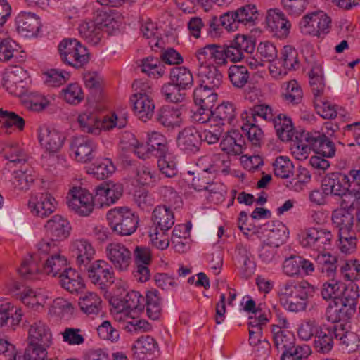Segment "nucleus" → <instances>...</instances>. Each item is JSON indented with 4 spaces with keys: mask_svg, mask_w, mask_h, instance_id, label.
<instances>
[{
    "mask_svg": "<svg viewBox=\"0 0 360 360\" xmlns=\"http://www.w3.org/2000/svg\"><path fill=\"white\" fill-rule=\"evenodd\" d=\"M327 131L307 132L301 131L296 134L294 143L291 145L292 153L299 160L306 159L310 150H313L316 154L323 157L332 158L335 154V147L330 137L333 136L335 129L332 125L326 127Z\"/></svg>",
    "mask_w": 360,
    "mask_h": 360,
    "instance_id": "f257e3e1",
    "label": "nucleus"
},
{
    "mask_svg": "<svg viewBox=\"0 0 360 360\" xmlns=\"http://www.w3.org/2000/svg\"><path fill=\"white\" fill-rule=\"evenodd\" d=\"M58 50L61 61L76 69L83 68L89 61L87 49L76 39H64Z\"/></svg>",
    "mask_w": 360,
    "mask_h": 360,
    "instance_id": "f03ea898",
    "label": "nucleus"
},
{
    "mask_svg": "<svg viewBox=\"0 0 360 360\" xmlns=\"http://www.w3.org/2000/svg\"><path fill=\"white\" fill-rule=\"evenodd\" d=\"M107 219L114 232L120 236H130L138 227L139 217L124 207L111 209L107 213Z\"/></svg>",
    "mask_w": 360,
    "mask_h": 360,
    "instance_id": "7ed1b4c3",
    "label": "nucleus"
},
{
    "mask_svg": "<svg viewBox=\"0 0 360 360\" xmlns=\"http://www.w3.org/2000/svg\"><path fill=\"white\" fill-rule=\"evenodd\" d=\"M38 250L41 254L50 255L43 265L44 272L53 277H59V274L67 266V259L59 254L56 244L41 240L38 245Z\"/></svg>",
    "mask_w": 360,
    "mask_h": 360,
    "instance_id": "20e7f679",
    "label": "nucleus"
},
{
    "mask_svg": "<svg viewBox=\"0 0 360 360\" xmlns=\"http://www.w3.org/2000/svg\"><path fill=\"white\" fill-rule=\"evenodd\" d=\"M331 20L322 11H314L303 16L299 22L301 32L318 37L328 32Z\"/></svg>",
    "mask_w": 360,
    "mask_h": 360,
    "instance_id": "39448f33",
    "label": "nucleus"
},
{
    "mask_svg": "<svg viewBox=\"0 0 360 360\" xmlns=\"http://www.w3.org/2000/svg\"><path fill=\"white\" fill-rule=\"evenodd\" d=\"M96 150L97 144L89 136H76L70 141V153L78 162H91L96 157Z\"/></svg>",
    "mask_w": 360,
    "mask_h": 360,
    "instance_id": "423d86ee",
    "label": "nucleus"
},
{
    "mask_svg": "<svg viewBox=\"0 0 360 360\" xmlns=\"http://www.w3.org/2000/svg\"><path fill=\"white\" fill-rule=\"evenodd\" d=\"M68 207L81 216H89L93 211L97 200L86 189L73 188L67 197Z\"/></svg>",
    "mask_w": 360,
    "mask_h": 360,
    "instance_id": "0eeeda50",
    "label": "nucleus"
},
{
    "mask_svg": "<svg viewBox=\"0 0 360 360\" xmlns=\"http://www.w3.org/2000/svg\"><path fill=\"white\" fill-rule=\"evenodd\" d=\"M80 271L86 272L91 281L99 285L102 290L108 288V283L114 282V272L112 267L105 260H96L86 265V269Z\"/></svg>",
    "mask_w": 360,
    "mask_h": 360,
    "instance_id": "6e6552de",
    "label": "nucleus"
},
{
    "mask_svg": "<svg viewBox=\"0 0 360 360\" xmlns=\"http://www.w3.org/2000/svg\"><path fill=\"white\" fill-rule=\"evenodd\" d=\"M117 116L112 115L110 117L105 118L101 122L96 113L85 112L79 115L78 123L82 131L98 135L101 129L110 130L117 126Z\"/></svg>",
    "mask_w": 360,
    "mask_h": 360,
    "instance_id": "1a4fd4ad",
    "label": "nucleus"
},
{
    "mask_svg": "<svg viewBox=\"0 0 360 360\" xmlns=\"http://www.w3.org/2000/svg\"><path fill=\"white\" fill-rule=\"evenodd\" d=\"M321 186L326 195H331L342 198L347 194L351 183L347 174L336 172L326 174L322 180Z\"/></svg>",
    "mask_w": 360,
    "mask_h": 360,
    "instance_id": "9d476101",
    "label": "nucleus"
},
{
    "mask_svg": "<svg viewBox=\"0 0 360 360\" xmlns=\"http://www.w3.org/2000/svg\"><path fill=\"white\" fill-rule=\"evenodd\" d=\"M265 21L271 32L277 38L286 39L289 36L292 24L281 9L268 10Z\"/></svg>",
    "mask_w": 360,
    "mask_h": 360,
    "instance_id": "9b49d317",
    "label": "nucleus"
},
{
    "mask_svg": "<svg viewBox=\"0 0 360 360\" xmlns=\"http://www.w3.org/2000/svg\"><path fill=\"white\" fill-rule=\"evenodd\" d=\"M56 206V199L47 192L36 193L28 202V207L31 213L40 218H46L53 213Z\"/></svg>",
    "mask_w": 360,
    "mask_h": 360,
    "instance_id": "f8f14e48",
    "label": "nucleus"
},
{
    "mask_svg": "<svg viewBox=\"0 0 360 360\" xmlns=\"http://www.w3.org/2000/svg\"><path fill=\"white\" fill-rule=\"evenodd\" d=\"M339 325L319 326L314 340V346L318 352L326 354L332 350L335 342H338Z\"/></svg>",
    "mask_w": 360,
    "mask_h": 360,
    "instance_id": "ddd939ff",
    "label": "nucleus"
},
{
    "mask_svg": "<svg viewBox=\"0 0 360 360\" xmlns=\"http://www.w3.org/2000/svg\"><path fill=\"white\" fill-rule=\"evenodd\" d=\"M105 252L108 259L117 270H128L131 262V252L125 245L120 243H111L107 245Z\"/></svg>",
    "mask_w": 360,
    "mask_h": 360,
    "instance_id": "4468645a",
    "label": "nucleus"
},
{
    "mask_svg": "<svg viewBox=\"0 0 360 360\" xmlns=\"http://www.w3.org/2000/svg\"><path fill=\"white\" fill-rule=\"evenodd\" d=\"M38 138L41 146L53 154L60 150L65 140V136L62 132L46 127L38 129Z\"/></svg>",
    "mask_w": 360,
    "mask_h": 360,
    "instance_id": "2eb2a0df",
    "label": "nucleus"
},
{
    "mask_svg": "<svg viewBox=\"0 0 360 360\" xmlns=\"http://www.w3.org/2000/svg\"><path fill=\"white\" fill-rule=\"evenodd\" d=\"M94 191L95 200H97L100 207H103L115 203L122 195L123 188L119 184L103 182L97 186Z\"/></svg>",
    "mask_w": 360,
    "mask_h": 360,
    "instance_id": "dca6fc26",
    "label": "nucleus"
},
{
    "mask_svg": "<svg viewBox=\"0 0 360 360\" xmlns=\"http://www.w3.org/2000/svg\"><path fill=\"white\" fill-rule=\"evenodd\" d=\"M27 340L28 343L49 348L52 344V333L44 321L35 320L30 325Z\"/></svg>",
    "mask_w": 360,
    "mask_h": 360,
    "instance_id": "f3484780",
    "label": "nucleus"
},
{
    "mask_svg": "<svg viewBox=\"0 0 360 360\" xmlns=\"http://www.w3.org/2000/svg\"><path fill=\"white\" fill-rule=\"evenodd\" d=\"M200 131L193 127L184 128L177 136L179 148L188 153H195L201 145Z\"/></svg>",
    "mask_w": 360,
    "mask_h": 360,
    "instance_id": "a211bd4d",
    "label": "nucleus"
},
{
    "mask_svg": "<svg viewBox=\"0 0 360 360\" xmlns=\"http://www.w3.org/2000/svg\"><path fill=\"white\" fill-rule=\"evenodd\" d=\"M44 227L46 234L51 239V242L53 243L67 238L71 229L70 223L62 216L58 214L47 221Z\"/></svg>",
    "mask_w": 360,
    "mask_h": 360,
    "instance_id": "6ab92c4d",
    "label": "nucleus"
},
{
    "mask_svg": "<svg viewBox=\"0 0 360 360\" xmlns=\"http://www.w3.org/2000/svg\"><path fill=\"white\" fill-rule=\"evenodd\" d=\"M70 248L79 270L86 269V265L89 264L95 254L91 244L86 240L79 239L72 243Z\"/></svg>",
    "mask_w": 360,
    "mask_h": 360,
    "instance_id": "aec40b11",
    "label": "nucleus"
},
{
    "mask_svg": "<svg viewBox=\"0 0 360 360\" xmlns=\"http://www.w3.org/2000/svg\"><path fill=\"white\" fill-rule=\"evenodd\" d=\"M17 30L25 37L35 36L41 27L39 18L31 12H20L15 18Z\"/></svg>",
    "mask_w": 360,
    "mask_h": 360,
    "instance_id": "412c9836",
    "label": "nucleus"
},
{
    "mask_svg": "<svg viewBox=\"0 0 360 360\" xmlns=\"http://www.w3.org/2000/svg\"><path fill=\"white\" fill-rule=\"evenodd\" d=\"M245 140L243 134L238 130L228 131L220 143L222 151L228 155H239L245 148Z\"/></svg>",
    "mask_w": 360,
    "mask_h": 360,
    "instance_id": "4be33fe9",
    "label": "nucleus"
},
{
    "mask_svg": "<svg viewBox=\"0 0 360 360\" xmlns=\"http://www.w3.org/2000/svg\"><path fill=\"white\" fill-rule=\"evenodd\" d=\"M199 84L210 89H219L223 83V75L214 65H200L198 70Z\"/></svg>",
    "mask_w": 360,
    "mask_h": 360,
    "instance_id": "5701e85b",
    "label": "nucleus"
},
{
    "mask_svg": "<svg viewBox=\"0 0 360 360\" xmlns=\"http://www.w3.org/2000/svg\"><path fill=\"white\" fill-rule=\"evenodd\" d=\"M273 121L274 128L278 137L282 141H292L294 143L296 134L300 131H295L292 120L284 114H278L274 117Z\"/></svg>",
    "mask_w": 360,
    "mask_h": 360,
    "instance_id": "b1692460",
    "label": "nucleus"
},
{
    "mask_svg": "<svg viewBox=\"0 0 360 360\" xmlns=\"http://www.w3.org/2000/svg\"><path fill=\"white\" fill-rule=\"evenodd\" d=\"M356 310L347 304L340 301L333 302L326 309L327 319L331 322L330 324H342L341 321H348L355 313Z\"/></svg>",
    "mask_w": 360,
    "mask_h": 360,
    "instance_id": "393cba45",
    "label": "nucleus"
},
{
    "mask_svg": "<svg viewBox=\"0 0 360 360\" xmlns=\"http://www.w3.org/2000/svg\"><path fill=\"white\" fill-rule=\"evenodd\" d=\"M0 154L14 165L24 164L27 161V154L15 142L1 141Z\"/></svg>",
    "mask_w": 360,
    "mask_h": 360,
    "instance_id": "a878e982",
    "label": "nucleus"
},
{
    "mask_svg": "<svg viewBox=\"0 0 360 360\" xmlns=\"http://www.w3.org/2000/svg\"><path fill=\"white\" fill-rule=\"evenodd\" d=\"M152 220L155 226L154 229L169 231L174 224V213L167 205H158L153 212Z\"/></svg>",
    "mask_w": 360,
    "mask_h": 360,
    "instance_id": "bb28decb",
    "label": "nucleus"
},
{
    "mask_svg": "<svg viewBox=\"0 0 360 360\" xmlns=\"http://www.w3.org/2000/svg\"><path fill=\"white\" fill-rule=\"evenodd\" d=\"M310 285L307 281L295 283L293 281H288L283 284L279 289L278 295L281 302L283 304L288 299H290L294 296L300 298L305 297L307 288H310Z\"/></svg>",
    "mask_w": 360,
    "mask_h": 360,
    "instance_id": "cd10ccee",
    "label": "nucleus"
},
{
    "mask_svg": "<svg viewBox=\"0 0 360 360\" xmlns=\"http://www.w3.org/2000/svg\"><path fill=\"white\" fill-rule=\"evenodd\" d=\"M212 112L213 125L220 127L226 124H231L236 115V108L231 102H223Z\"/></svg>",
    "mask_w": 360,
    "mask_h": 360,
    "instance_id": "c85d7f7f",
    "label": "nucleus"
},
{
    "mask_svg": "<svg viewBox=\"0 0 360 360\" xmlns=\"http://www.w3.org/2000/svg\"><path fill=\"white\" fill-rule=\"evenodd\" d=\"M158 348L155 339L149 335L138 338L131 347L132 356L136 360H145L147 354H153Z\"/></svg>",
    "mask_w": 360,
    "mask_h": 360,
    "instance_id": "c756f323",
    "label": "nucleus"
},
{
    "mask_svg": "<svg viewBox=\"0 0 360 360\" xmlns=\"http://www.w3.org/2000/svg\"><path fill=\"white\" fill-rule=\"evenodd\" d=\"M332 221L338 229V233L347 234L352 232L354 215L345 208L335 210L332 213Z\"/></svg>",
    "mask_w": 360,
    "mask_h": 360,
    "instance_id": "7c9ffc66",
    "label": "nucleus"
},
{
    "mask_svg": "<svg viewBox=\"0 0 360 360\" xmlns=\"http://www.w3.org/2000/svg\"><path fill=\"white\" fill-rule=\"evenodd\" d=\"M272 338L275 347L285 352L295 344L294 334L290 330L278 326H271Z\"/></svg>",
    "mask_w": 360,
    "mask_h": 360,
    "instance_id": "2f4dec72",
    "label": "nucleus"
},
{
    "mask_svg": "<svg viewBox=\"0 0 360 360\" xmlns=\"http://www.w3.org/2000/svg\"><path fill=\"white\" fill-rule=\"evenodd\" d=\"M133 103V110L138 117L146 122L150 120L154 114L155 104L152 98L139 96V98H131Z\"/></svg>",
    "mask_w": 360,
    "mask_h": 360,
    "instance_id": "473e14b6",
    "label": "nucleus"
},
{
    "mask_svg": "<svg viewBox=\"0 0 360 360\" xmlns=\"http://www.w3.org/2000/svg\"><path fill=\"white\" fill-rule=\"evenodd\" d=\"M243 119H245L246 121L241 127L242 131L247 136L252 146L260 147L263 142L264 133L257 124V120L254 117H243Z\"/></svg>",
    "mask_w": 360,
    "mask_h": 360,
    "instance_id": "72a5a7b5",
    "label": "nucleus"
},
{
    "mask_svg": "<svg viewBox=\"0 0 360 360\" xmlns=\"http://www.w3.org/2000/svg\"><path fill=\"white\" fill-rule=\"evenodd\" d=\"M79 306L85 314L97 315L102 309V300L96 293L89 292L79 297Z\"/></svg>",
    "mask_w": 360,
    "mask_h": 360,
    "instance_id": "f704fd0d",
    "label": "nucleus"
},
{
    "mask_svg": "<svg viewBox=\"0 0 360 360\" xmlns=\"http://www.w3.org/2000/svg\"><path fill=\"white\" fill-rule=\"evenodd\" d=\"M180 116L181 112L179 109L163 106L158 111L155 119L165 127L174 128L180 126Z\"/></svg>",
    "mask_w": 360,
    "mask_h": 360,
    "instance_id": "c9c22d12",
    "label": "nucleus"
},
{
    "mask_svg": "<svg viewBox=\"0 0 360 360\" xmlns=\"http://www.w3.org/2000/svg\"><path fill=\"white\" fill-rule=\"evenodd\" d=\"M59 278L62 287L72 293L84 288L79 274L72 268L66 266L59 274Z\"/></svg>",
    "mask_w": 360,
    "mask_h": 360,
    "instance_id": "e433bc0d",
    "label": "nucleus"
},
{
    "mask_svg": "<svg viewBox=\"0 0 360 360\" xmlns=\"http://www.w3.org/2000/svg\"><path fill=\"white\" fill-rule=\"evenodd\" d=\"M170 80L180 89L187 90L193 85V77L191 71L184 66L174 67L171 68L169 73Z\"/></svg>",
    "mask_w": 360,
    "mask_h": 360,
    "instance_id": "4c0bfd02",
    "label": "nucleus"
},
{
    "mask_svg": "<svg viewBox=\"0 0 360 360\" xmlns=\"http://www.w3.org/2000/svg\"><path fill=\"white\" fill-rule=\"evenodd\" d=\"M218 95L215 89L202 86L199 84L193 91V100L196 105L205 108H213L217 100Z\"/></svg>",
    "mask_w": 360,
    "mask_h": 360,
    "instance_id": "58836bf2",
    "label": "nucleus"
},
{
    "mask_svg": "<svg viewBox=\"0 0 360 360\" xmlns=\"http://www.w3.org/2000/svg\"><path fill=\"white\" fill-rule=\"evenodd\" d=\"M337 342L342 345L347 352L350 353L358 349L360 339L356 333L346 330L345 325L340 324Z\"/></svg>",
    "mask_w": 360,
    "mask_h": 360,
    "instance_id": "ea45409f",
    "label": "nucleus"
},
{
    "mask_svg": "<svg viewBox=\"0 0 360 360\" xmlns=\"http://www.w3.org/2000/svg\"><path fill=\"white\" fill-rule=\"evenodd\" d=\"M228 77L235 88L243 89L250 80V72L245 65H232L229 68Z\"/></svg>",
    "mask_w": 360,
    "mask_h": 360,
    "instance_id": "a19ab883",
    "label": "nucleus"
},
{
    "mask_svg": "<svg viewBox=\"0 0 360 360\" xmlns=\"http://www.w3.org/2000/svg\"><path fill=\"white\" fill-rule=\"evenodd\" d=\"M235 12L241 26H254L259 15L256 6L252 4L242 6L236 9Z\"/></svg>",
    "mask_w": 360,
    "mask_h": 360,
    "instance_id": "79ce46f5",
    "label": "nucleus"
},
{
    "mask_svg": "<svg viewBox=\"0 0 360 360\" xmlns=\"http://www.w3.org/2000/svg\"><path fill=\"white\" fill-rule=\"evenodd\" d=\"M79 32L88 43L94 45L98 44L102 37V30L95 20L82 23L79 27Z\"/></svg>",
    "mask_w": 360,
    "mask_h": 360,
    "instance_id": "37998d69",
    "label": "nucleus"
},
{
    "mask_svg": "<svg viewBox=\"0 0 360 360\" xmlns=\"http://www.w3.org/2000/svg\"><path fill=\"white\" fill-rule=\"evenodd\" d=\"M115 170V167L109 158L98 160L89 169V173L98 179L109 177Z\"/></svg>",
    "mask_w": 360,
    "mask_h": 360,
    "instance_id": "c03bdc74",
    "label": "nucleus"
},
{
    "mask_svg": "<svg viewBox=\"0 0 360 360\" xmlns=\"http://www.w3.org/2000/svg\"><path fill=\"white\" fill-rule=\"evenodd\" d=\"M144 298V304L146 306L148 317L153 320H157L161 312V302L158 291L157 290L148 291Z\"/></svg>",
    "mask_w": 360,
    "mask_h": 360,
    "instance_id": "a18cd8bd",
    "label": "nucleus"
},
{
    "mask_svg": "<svg viewBox=\"0 0 360 360\" xmlns=\"http://www.w3.org/2000/svg\"><path fill=\"white\" fill-rule=\"evenodd\" d=\"M359 297V286L356 283L353 282H350L349 284L343 283L340 302L347 304V307L356 310Z\"/></svg>",
    "mask_w": 360,
    "mask_h": 360,
    "instance_id": "49530a36",
    "label": "nucleus"
},
{
    "mask_svg": "<svg viewBox=\"0 0 360 360\" xmlns=\"http://www.w3.org/2000/svg\"><path fill=\"white\" fill-rule=\"evenodd\" d=\"M343 282L331 279L323 284L321 294L325 300H332L333 302L339 301L342 289L343 288Z\"/></svg>",
    "mask_w": 360,
    "mask_h": 360,
    "instance_id": "de8ad7c7",
    "label": "nucleus"
},
{
    "mask_svg": "<svg viewBox=\"0 0 360 360\" xmlns=\"http://www.w3.org/2000/svg\"><path fill=\"white\" fill-rule=\"evenodd\" d=\"M184 89L176 85L170 80L162 85L161 88V94L164 98L170 103H178L182 102L185 99L186 94Z\"/></svg>",
    "mask_w": 360,
    "mask_h": 360,
    "instance_id": "09e8293b",
    "label": "nucleus"
},
{
    "mask_svg": "<svg viewBox=\"0 0 360 360\" xmlns=\"http://www.w3.org/2000/svg\"><path fill=\"white\" fill-rule=\"evenodd\" d=\"M302 97V90L296 80L292 79L286 83L285 91L282 94V98L287 103L297 105L301 103Z\"/></svg>",
    "mask_w": 360,
    "mask_h": 360,
    "instance_id": "8fccbe9b",
    "label": "nucleus"
},
{
    "mask_svg": "<svg viewBox=\"0 0 360 360\" xmlns=\"http://www.w3.org/2000/svg\"><path fill=\"white\" fill-rule=\"evenodd\" d=\"M148 144L153 152V156L158 158L169 152L167 141L162 134L153 132L149 136Z\"/></svg>",
    "mask_w": 360,
    "mask_h": 360,
    "instance_id": "3c124183",
    "label": "nucleus"
},
{
    "mask_svg": "<svg viewBox=\"0 0 360 360\" xmlns=\"http://www.w3.org/2000/svg\"><path fill=\"white\" fill-rule=\"evenodd\" d=\"M141 71L148 75V77L159 78L165 73V68L162 65L158 58H146L142 60Z\"/></svg>",
    "mask_w": 360,
    "mask_h": 360,
    "instance_id": "603ef678",
    "label": "nucleus"
},
{
    "mask_svg": "<svg viewBox=\"0 0 360 360\" xmlns=\"http://www.w3.org/2000/svg\"><path fill=\"white\" fill-rule=\"evenodd\" d=\"M123 308L134 311H141L144 309L145 298L137 291L128 292L122 300Z\"/></svg>",
    "mask_w": 360,
    "mask_h": 360,
    "instance_id": "864d4df0",
    "label": "nucleus"
},
{
    "mask_svg": "<svg viewBox=\"0 0 360 360\" xmlns=\"http://www.w3.org/2000/svg\"><path fill=\"white\" fill-rule=\"evenodd\" d=\"M158 165L160 172L168 178H172L177 174L176 163L173 155L168 152L158 157Z\"/></svg>",
    "mask_w": 360,
    "mask_h": 360,
    "instance_id": "5fc2aeb1",
    "label": "nucleus"
},
{
    "mask_svg": "<svg viewBox=\"0 0 360 360\" xmlns=\"http://www.w3.org/2000/svg\"><path fill=\"white\" fill-rule=\"evenodd\" d=\"M282 65L288 70H297L300 65L298 62V53L297 50L291 46H285L281 53Z\"/></svg>",
    "mask_w": 360,
    "mask_h": 360,
    "instance_id": "6e6d98bb",
    "label": "nucleus"
},
{
    "mask_svg": "<svg viewBox=\"0 0 360 360\" xmlns=\"http://www.w3.org/2000/svg\"><path fill=\"white\" fill-rule=\"evenodd\" d=\"M0 122H2L4 127L9 128L14 126L20 130H22L25 124L22 117L14 112L4 110L2 108H0Z\"/></svg>",
    "mask_w": 360,
    "mask_h": 360,
    "instance_id": "4d7b16f0",
    "label": "nucleus"
},
{
    "mask_svg": "<svg viewBox=\"0 0 360 360\" xmlns=\"http://www.w3.org/2000/svg\"><path fill=\"white\" fill-rule=\"evenodd\" d=\"M44 75L46 84L51 86H58L63 84L70 77V72L59 69L49 70Z\"/></svg>",
    "mask_w": 360,
    "mask_h": 360,
    "instance_id": "13d9d810",
    "label": "nucleus"
},
{
    "mask_svg": "<svg viewBox=\"0 0 360 360\" xmlns=\"http://www.w3.org/2000/svg\"><path fill=\"white\" fill-rule=\"evenodd\" d=\"M309 0H281V5L290 16L298 17L304 12Z\"/></svg>",
    "mask_w": 360,
    "mask_h": 360,
    "instance_id": "bf43d9fd",
    "label": "nucleus"
},
{
    "mask_svg": "<svg viewBox=\"0 0 360 360\" xmlns=\"http://www.w3.org/2000/svg\"><path fill=\"white\" fill-rule=\"evenodd\" d=\"M47 348L28 343L23 355L18 356V360H44L47 356Z\"/></svg>",
    "mask_w": 360,
    "mask_h": 360,
    "instance_id": "052dcab7",
    "label": "nucleus"
},
{
    "mask_svg": "<svg viewBox=\"0 0 360 360\" xmlns=\"http://www.w3.org/2000/svg\"><path fill=\"white\" fill-rule=\"evenodd\" d=\"M65 101L70 104L77 105L84 99V94L77 83H71L62 90Z\"/></svg>",
    "mask_w": 360,
    "mask_h": 360,
    "instance_id": "680f3d73",
    "label": "nucleus"
},
{
    "mask_svg": "<svg viewBox=\"0 0 360 360\" xmlns=\"http://www.w3.org/2000/svg\"><path fill=\"white\" fill-rule=\"evenodd\" d=\"M293 169L292 162L286 157H278L274 163V174L281 179H287Z\"/></svg>",
    "mask_w": 360,
    "mask_h": 360,
    "instance_id": "e2e57ef3",
    "label": "nucleus"
},
{
    "mask_svg": "<svg viewBox=\"0 0 360 360\" xmlns=\"http://www.w3.org/2000/svg\"><path fill=\"white\" fill-rule=\"evenodd\" d=\"M310 354V348L307 345L293 346L290 349L283 352L281 360H307Z\"/></svg>",
    "mask_w": 360,
    "mask_h": 360,
    "instance_id": "0e129e2a",
    "label": "nucleus"
},
{
    "mask_svg": "<svg viewBox=\"0 0 360 360\" xmlns=\"http://www.w3.org/2000/svg\"><path fill=\"white\" fill-rule=\"evenodd\" d=\"M94 20L102 31L107 32H110L112 30L116 29L117 26V21L114 20V18L103 11H96Z\"/></svg>",
    "mask_w": 360,
    "mask_h": 360,
    "instance_id": "69168bd1",
    "label": "nucleus"
},
{
    "mask_svg": "<svg viewBox=\"0 0 360 360\" xmlns=\"http://www.w3.org/2000/svg\"><path fill=\"white\" fill-rule=\"evenodd\" d=\"M319 327V326L315 320H307L300 325L297 329V335L301 340L308 341L314 335L315 336Z\"/></svg>",
    "mask_w": 360,
    "mask_h": 360,
    "instance_id": "338daca9",
    "label": "nucleus"
},
{
    "mask_svg": "<svg viewBox=\"0 0 360 360\" xmlns=\"http://www.w3.org/2000/svg\"><path fill=\"white\" fill-rule=\"evenodd\" d=\"M18 356L15 345L0 338V360H18Z\"/></svg>",
    "mask_w": 360,
    "mask_h": 360,
    "instance_id": "774afa93",
    "label": "nucleus"
}]
</instances>
